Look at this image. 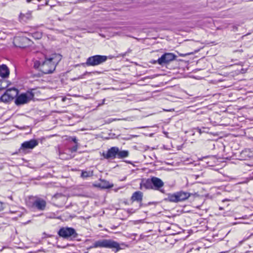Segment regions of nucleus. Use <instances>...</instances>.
<instances>
[{
	"mask_svg": "<svg viewBox=\"0 0 253 253\" xmlns=\"http://www.w3.org/2000/svg\"><path fill=\"white\" fill-rule=\"evenodd\" d=\"M62 56L60 54H53L49 58H45L42 61L41 71L44 74L52 73L55 69L56 65L61 60Z\"/></svg>",
	"mask_w": 253,
	"mask_h": 253,
	"instance_id": "obj_1",
	"label": "nucleus"
},
{
	"mask_svg": "<svg viewBox=\"0 0 253 253\" xmlns=\"http://www.w3.org/2000/svg\"><path fill=\"white\" fill-rule=\"evenodd\" d=\"M102 156L104 159L107 160H114L116 158L122 159L126 158L129 155V152L127 150L120 149L118 147H112L106 152H103Z\"/></svg>",
	"mask_w": 253,
	"mask_h": 253,
	"instance_id": "obj_2",
	"label": "nucleus"
},
{
	"mask_svg": "<svg viewBox=\"0 0 253 253\" xmlns=\"http://www.w3.org/2000/svg\"><path fill=\"white\" fill-rule=\"evenodd\" d=\"M164 185V183L160 178L153 176L150 178L142 180L140 183V188L142 189L144 187L146 189L160 190L161 192L164 193L163 190H160Z\"/></svg>",
	"mask_w": 253,
	"mask_h": 253,
	"instance_id": "obj_3",
	"label": "nucleus"
},
{
	"mask_svg": "<svg viewBox=\"0 0 253 253\" xmlns=\"http://www.w3.org/2000/svg\"><path fill=\"white\" fill-rule=\"evenodd\" d=\"M97 248L115 249H116V251L121 249L120 245L118 242L110 239H102L96 241L89 247L90 249Z\"/></svg>",
	"mask_w": 253,
	"mask_h": 253,
	"instance_id": "obj_4",
	"label": "nucleus"
},
{
	"mask_svg": "<svg viewBox=\"0 0 253 253\" xmlns=\"http://www.w3.org/2000/svg\"><path fill=\"white\" fill-rule=\"evenodd\" d=\"M108 56L106 55H95L87 58L84 65L87 66H96L105 62L108 59Z\"/></svg>",
	"mask_w": 253,
	"mask_h": 253,
	"instance_id": "obj_5",
	"label": "nucleus"
},
{
	"mask_svg": "<svg viewBox=\"0 0 253 253\" xmlns=\"http://www.w3.org/2000/svg\"><path fill=\"white\" fill-rule=\"evenodd\" d=\"M190 196V194L189 193L181 191L172 194H169L167 199L170 202L178 203L185 201Z\"/></svg>",
	"mask_w": 253,
	"mask_h": 253,
	"instance_id": "obj_6",
	"label": "nucleus"
},
{
	"mask_svg": "<svg viewBox=\"0 0 253 253\" xmlns=\"http://www.w3.org/2000/svg\"><path fill=\"white\" fill-rule=\"evenodd\" d=\"M58 235L65 239H72L78 237V234L72 227H63L58 231Z\"/></svg>",
	"mask_w": 253,
	"mask_h": 253,
	"instance_id": "obj_7",
	"label": "nucleus"
},
{
	"mask_svg": "<svg viewBox=\"0 0 253 253\" xmlns=\"http://www.w3.org/2000/svg\"><path fill=\"white\" fill-rule=\"evenodd\" d=\"M34 97V94L28 92L26 93H22L17 96L15 100L16 105L19 106L28 103Z\"/></svg>",
	"mask_w": 253,
	"mask_h": 253,
	"instance_id": "obj_8",
	"label": "nucleus"
},
{
	"mask_svg": "<svg viewBox=\"0 0 253 253\" xmlns=\"http://www.w3.org/2000/svg\"><path fill=\"white\" fill-rule=\"evenodd\" d=\"M13 43L16 46L24 48L30 46L32 42L26 37H17L14 39Z\"/></svg>",
	"mask_w": 253,
	"mask_h": 253,
	"instance_id": "obj_9",
	"label": "nucleus"
},
{
	"mask_svg": "<svg viewBox=\"0 0 253 253\" xmlns=\"http://www.w3.org/2000/svg\"><path fill=\"white\" fill-rule=\"evenodd\" d=\"M176 57V55L172 53H165L157 60L158 63L163 66L175 60Z\"/></svg>",
	"mask_w": 253,
	"mask_h": 253,
	"instance_id": "obj_10",
	"label": "nucleus"
},
{
	"mask_svg": "<svg viewBox=\"0 0 253 253\" xmlns=\"http://www.w3.org/2000/svg\"><path fill=\"white\" fill-rule=\"evenodd\" d=\"M32 206L34 208L37 209L39 211H44L46 206V201L40 198H36L34 201L33 202Z\"/></svg>",
	"mask_w": 253,
	"mask_h": 253,
	"instance_id": "obj_11",
	"label": "nucleus"
},
{
	"mask_svg": "<svg viewBox=\"0 0 253 253\" xmlns=\"http://www.w3.org/2000/svg\"><path fill=\"white\" fill-rule=\"evenodd\" d=\"M39 144L38 141L36 139H31L29 141L24 142L21 144V149H32L37 146Z\"/></svg>",
	"mask_w": 253,
	"mask_h": 253,
	"instance_id": "obj_12",
	"label": "nucleus"
},
{
	"mask_svg": "<svg viewBox=\"0 0 253 253\" xmlns=\"http://www.w3.org/2000/svg\"><path fill=\"white\" fill-rule=\"evenodd\" d=\"M113 184L110 183L109 181L105 180H100V182L95 185V186L101 189H109L113 187Z\"/></svg>",
	"mask_w": 253,
	"mask_h": 253,
	"instance_id": "obj_13",
	"label": "nucleus"
},
{
	"mask_svg": "<svg viewBox=\"0 0 253 253\" xmlns=\"http://www.w3.org/2000/svg\"><path fill=\"white\" fill-rule=\"evenodd\" d=\"M9 71L6 65L2 64L0 66V76L3 78L8 77Z\"/></svg>",
	"mask_w": 253,
	"mask_h": 253,
	"instance_id": "obj_14",
	"label": "nucleus"
},
{
	"mask_svg": "<svg viewBox=\"0 0 253 253\" xmlns=\"http://www.w3.org/2000/svg\"><path fill=\"white\" fill-rule=\"evenodd\" d=\"M143 193L141 191H138L134 192L131 197L132 201H137L141 202L142 201Z\"/></svg>",
	"mask_w": 253,
	"mask_h": 253,
	"instance_id": "obj_15",
	"label": "nucleus"
},
{
	"mask_svg": "<svg viewBox=\"0 0 253 253\" xmlns=\"http://www.w3.org/2000/svg\"><path fill=\"white\" fill-rule=\"evenodd\" d=\"M6 92L11 98V99L13 100L15 97H17L19 91L18 90L15 88H11L7 89L6 90Z\"/></svg>",
	"mask_w": 253,
	"mask_h": 253,
	"instance_id": "obj_16",
	"label": "nucleus"
},
{
	"mask_svg": "<svg viewBox=\"0 0 253 253\" xmlns=\"http://www.w3.org/2000/svg\"><path fill=\"white\" fill-rule=\"evenodd\" d=\"M0 100L2 102L7 103L12 101V100L5 91V93L0 97Z\"/></svg>",
	"mask_w": 253,
	"mask_h": 253,
	"instance_id": "obj_17",
	"label": "nucleus"
},
{
	"mask_svg": "<svg viewBox=\"0 0 253 253\" xmlns=\"http://www.w3.org/2000/svg\"><path fill=\"white\" fill-rule=\"evenodd\" d=\"M93 176L92 171H84L82 170L81 173V177L83 178L91 177Z\"/></svg>",
	"mask_w": 253,
	"mask_h": 253,
	"instance_id": "obj_18",
	"label": "nucleus"
},
{
	"mask_svg": "<svg viewBox=\"0 0 253 253\" xmlns=\"http://www.w3.org/2000/svg\"><path fill=\"white\" fill-rule=\"evenodd\" d=\"M42 61L36 60L34 63V68L36 69H39L41 71V67L42 64Z\"/></svg>",
	"mask_w": 253,
	"mask_h": 253,
	"instance_id": "obj_19",
	"label": "nucleus"
},
{
	"mask_svg": "<svg viewBox=\"0 0 253 253\" xmlns=\"http://www.w3.org/2000/svg\"><path fill=\"white\" fill-rule=\"evenodd\" d=\"M33 37L35 39H40L42 37V34L41 32H36L33 34Z\"/></svg>",
	"mask_w": 253,
	"mask_h": 253,
	"instance_id": "obj_20",
	"label": "nucleus"
},
{
	"mask_svg": "<svg viewBox=\"0 0 253 253\" xmlns=\"http://www.w3.org/2000/svg\"><path fill=\"white\" fill-rule=\"evenodd\" d=\"M98 73V72H88L86 71L84 74L81 75L78 77V79H81L84 78V76L86 75H91L92 73Z\"/></svg>",
	"mask_w": 253,
	"mask_h": 253,
	"instance_id": "obj_21",
	"label": "nucleus"
},
{
	"mask_svg": "<svg viewBox=\"0 0 253 253\" xmlns=\"http://www.w3.org/2000/svg\"><path fill=\"white\" fill-rule=\"evenodd\" d=\"M77 149H78V146H77V145H76L73 146L71 148L70 151L71 152H75L77 151Z\"/></svg>",
	"mask_w": 253,
	"mask_h": 253,
	"instance_id": "obj_22",
	"label": "nucleus"
},
{
	"mask_svg": "<svg viewBox=\"0 0 253 253\" xmlns=\"http://www.w3.org/2000/svg\"><path fill=\"white\" fill-rule=\"evenodd\" d=\"M3 204H4L3 203L0 202V212L1 211L4 209Z\"/></svg>",
	"mask_w": 253,
	"mask_h": 253,
	"instance_id": "obj_23",
	"label": "nucleus"
},
{
	"mask_svg": "<svg viewBox=\"0 0 253 253\" xmlns=\"http://www.w3.org/2000/svg\"><path fill=\"white\" fill-rule=\"evenodd\" d=\"M72 140L75 143H77V142H78V140L77 139V138L76 137H73L72 138Z\"/></svg>",
	"mask_w": 253,
	"mask_h": 253,
	"instance_id": "obj_24",
	"label": "nucleus"
},
{
	"mask_svg": "<svg viewBox=\"0 0 253 253\" xmlns=\"http://www.w3.org/2000/svg\"><path fill=\"white\" fill-rule=\"evenodd\" d=\"M151 63H153V64H156V63H158V61H157V60H154L153 62H152Z\"/></svg>",
	"mask_w": 253,
	"mask_h": 253,
	"instance_id": "obj_25",
	"label": "nucleus"
},
{
	"mask_svg": "<svg viewBox=\"0 0 253 253\" xmlns=\"http://www.w3.org/2000/svg\"><path fill=\"white\" fill-rule=\"evenodd\" d=\"M199 132L201 133V130L200 128H198Z\"/></svg>",
	"mask_w": 253,
	"mask_h": 253,
	"instance_id": "obj_26",
	"label": "nucleus"
},
{
	"mask_svg": "<svg viewBox=\"0 0 253 253\" xmlns=\"http://www.w3.org/2000/svg\"><path fill=\"white\" fill-rule=\"evenodd\" d=\"M105 100V99H104L103 100V103H104Z\"/></svg>",
	"mask_w": 253,
	"mask_h": 253,
	"instance_id": "obj_27",
	"label": "nucleus"
},
{
	"mask_svg": "<svg viewBox=\"0 0 253 253\" xmlns=\"http://www.w3.org/2000/svg\"><path fill=\"white\" fill-rule=\"evenodd\" d=\"M65 98H63L62 99V100H63V101H65Z\"/></svg>",
	"mask_w": 253,
	"mask_h": 253,
	"instance_id": "obj_28",
	"label": "nucleus"
},
{
	"mask_svg": "<svg viewBox=\"0 0 253 253\" xmlns=\"http://www.w3.org/2000/svg\"><path fill=\"white\" fill-rule=\"evenodd\" d=\"M31 0H27V1L28 2H30V1H31Z\"/></svg>",
	"mask_w": 253,
	"mask_h": 253,
	"instance_id": "obj_29",
	"label": "nucleus"
},
{
	"mask_svg": "<svg viewBox=\"0 0 253 253\" xmlns=\"http://www.w3.org/2000/svg\"><path fill=\"white\" fill-rule=\"evenodd\" d=\"M227 200L225 199V200H223V202H224V201H227Z\"/></svg>",
	"mask_w": 253,
	"mask_h": 253,
	"instance_id": "obj_30",
	"label": "nucleus"
}]
</instances>
